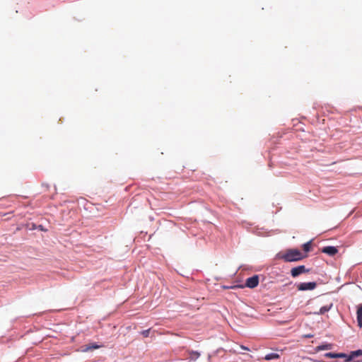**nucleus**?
Masks as SVG:
<instances>
[{
  "mask_svg": "<svg viewBox=\"0 0 362 362\" xmlns=\"http://www.w3.org/2000/svg\"><path fill=\"white\" fill-rule=\"evenodd\" d=\"M317 286V284L315 281L310 282H301L296 285V287L298 291H312L315 289Z\"/></svg>",
  "mask_w": 362,
  "mask_h": 362,
  "instance_id": "obj_2",
  "label": "nucleus"
},
{
  "mask_svg": "<svg viewBox=\"0 0 362 362\" xmlns=\"http://www.w3.org/2000/svg\"><path fill=\"white\" fill-rule=\"evenodd\" d=\"M151 329L143 330L141 334L144 336V337H148L150 334Z\"/></svg>",
  "mask_w": 362,
  "mask_h": 362,
  "instance_id": "obj_16",
  "label": "nucleus"
},
{
  "mask_svg": "<svg viewBox=\"0 0 362 362\" xmlns=\"http://www.w3.org/2000/svg\"><path fill=\"white\" fill-rule=\"evenodd\" d=\"M311 241H308L303 245V249L305 252H308L310 250Z\"/></svg>",
  "mask_w": 362,
  "mask_h": 362,
  "instance_id": "obj_15",
  "label": "nucleus"
},
{
  "mask_svg": "<svg viewBox=\"0 0 362 362\" xmlns=\"http://www.w3.org/2000/svg\"><path fill=\"white\" fill-rule=\"evenodd\" d=\"M325 357L328 358H344L346 362H349L352 361V359H349V354H346L345 353H332L327 352L325 354Z\"/></svg>",
  "mask_w": 362,
  "mask_h": 362,
  "instance_id": "obj_3",
  "label": "nucleus"
},
{
  "mask_svg": "<svg viewBox=\"0 0 362 362\" xmlns=\"http://www.w3.org/2000/svg\"><path fill=\"white\" fill-rule=\"evenodd\" d=\"M248 231L261 237H266L269 235V231L267 230V228H247Z\"/></svg>",
  "mask_w": 362,
  "mask_h": 362,
  "instance_id": "obj_4",
  "label": "nucleus"
},
{
  "mask_svg": "<svg viewBox=\"0 0 362 362\" xmlns=\"http://www.w3.org/2000/svg\"><path fill=\"white\" fill-rule=\"evenodd\" d=\"M322 252L329 256H334L338 252V250L334 246H326L322 248Z\"/></svg>",
  "mask_w": 362,
  "mask_h": 362,
  "instance_id": "obj_7",
  "label": "nucleus"
},
{
  "mask_svg": "<svg viewBox=\"0 0 362 362\" xmlns=\"http://www.w3.org/2000/svg\"><path fill=\"white\" fill-rule=\"evenodd\" d=\"M356 320L358 326L362 327V303L357 306L356 310Z\"/></svg>",
  "mask_w": 362,
  "mask_h": 362,
  "instance_id": "obj_8",
  "label": "nucleus"
},
{
  "mask_svg": "<svg viewBox=\"0 0 362 362\" xmlns=\"http://www.w3.org/2000/svg\"><path fill=\"white\" fill-rule=\"evenodd\" d=\"M362 355V350L361 349H358V350H356V351H351V354H349V359H352L356 357V356H361Z\"/></svg>",
  "mask_w": 362,
  "mask_h": 362,
  "instance_id": "obj_13",
  "label": "nucleus"
},
{
  "mask_svg": "<svg viewBox=\"0 0 362 362\" xmlns=\"http://www.w3.org/2000/svg\"><path fill=\"white\" fill-rule=\"evenodd\" d=\"M37 228H30V230H33V229H36ZM40 230L42 231H47V228H43V227H41V228H39Z\"/></svg>",
  "mask_w": 362,
  "mask_h": 362,
  "instance_id": "obj_17",
  "label": "nucleus"
},
{
  "mask_svg": "<svg viewBox=\"0 0 362 362\" xmlns=\"http://www.w3.org/2000/svg\"><path fill=\"white\" fill-rule=\"evenodd\" d=\"M332 344L329 343L322 344L319 346H317L315 348L316 351H320L323 350H330L332 349Z\"/></svg>",
  "mask_w": 362,
  "mask_h": 362,
  "instance_id": "obj_9",
  "label": "nucleus"
},
{
  "mask_svg": "<svg viewBox=\"0 0 362 362\" xmlns=\"http://www.w3.org/2000/svg\"><path fill=\"white\" fill-rule=\"evenodd\" d=\"M258 284L259 276L257 275H254L246 279L245 286L250 288H254L258 286Z\"/></svg>",
  "mask_w": 362,
  "mask_h": 362,
  "instance_id": "obj_6",
  "label": "nucleus"
},
{
  "mask_svg": "<svg viewBox=\"0 0 362 362\" xmlns=\"http://www.w3.org/2000/svg\"><path fill=\"white\" fill-rule=\"evenodd\" d=\"M189 354V359L192 361H196L200 356V353L197 351H190Z\"/></svg>",
  "mask_w": 362,
  "mask_h": 362,
  "instance_id": "obj_12",
  "label": "nucleus"
},
{
  "mask_svg": "<svg viewBox=\"0 0 362 362\" xmlns=\"http://www.w3.org/2000/svg\"><path fill=\"white\" fill-rule=\"evenodd\" d=\"M241 349H243V350H247V351L249 350V349L247 347L245 346H241Z\"/></svg>",
  "mask_w": 362,
  "mask_h": 362,
  "instance_id": "obj_18",
  "label": "nucleus"
},
{
  "mask_svg": "<svg viewBox=\"0 0 362 362\" xmlns=\"http://www.w3.org/2000/svg\"><path fill=\"white\" fill-rule=\"evenodd\" d=\"M306 255H303V253L298 249H289L286 251L284 254L277 255V258L283 259L286 262H292L302 260Z\"/></svg>",
  "mask_w": 362,
  "mask_h": 362,
  "instance_id": "obj_1",
  "label": "nucleus"
},
{
  "mask_svg": "<svg viewBox=\"0 0 362 362\" xmlns=\"http://www.w3.org/2000/svg\"><path fill=\"white\" fill-rule=\"evenodd\" d=\"M101 346L97 344L96 343H93L89 345H87L84 349V351H87L92 349H99Z\"/></svg>",
  "mask_w": 362,
  "mask_h": 362,
  "instance_id": "obj_14",
  "label": "nucleus"
},
{
  "mask_svg": "<svg viewBox=\"0 0 362 362\" xmlns=\"http://www.w3.org/2000/svg\"><path fill=\"white\" fill-rule=\"evenodd\" d=\"M309 272H310V269H306L304 265H300V266H298V267H293L291 269V275L295 278L302 274L308 273Z\"/></svg>",
  "mask_w": 362,
  "mask_h": 362,
  "instance_id": "obj_5",
  "label": "nucleus"
},
{
  "mask_svg": "<svg viewBox=\"0 0 362 362\" xmlns=\"http://www.w3.org/2000/svg\"><path fill=\"white\" fill-rule=\"evenodd\" d=\"M332 307V304L327 305L321 307L318 312H315V314L316 315H324L327 312H328L331 308Z\"/></svg>",
  "mask_w": 362,
  "mask_h": 362,
  "instance_id": "obj_10",
  "label": "nucleus"
},
{
  "mask_svg": "<svg viewBox=\"0 0 362 362\" xmlns=\"http://www.w3.org/2000/svg\"><path fill=\"white\" fill-rule=\"evenodd\" d=\"M279 358H280V356L277 353H269L264 356V359L267 361L278 359Z\"/></svg>",
  "mask_w": 362,
  "mask_h": 362,
  "instance_id": "obj_11",
  "label": "nucleus"
}]
</instances>
